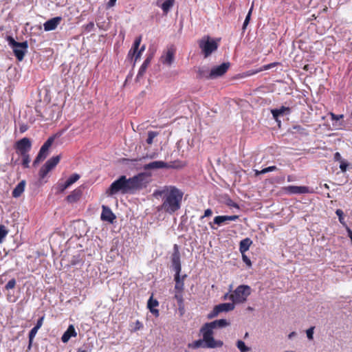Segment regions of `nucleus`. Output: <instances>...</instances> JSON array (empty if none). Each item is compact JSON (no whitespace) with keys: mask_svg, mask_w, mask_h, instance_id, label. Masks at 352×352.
Instances as JSON below:
<instances>
[{"mask_svg":"<svg viewBox=\"0 0 352 352\" xmlns=\"http://www.w3.org/2000/svg\"><path fill=\"white\" fill-rule=\"evenodd\" d=\"M16 285V281L15 280V278H12L11 280H10L8 283L5 286V289L6 290H10V289H12L15 287Z\"/></svg>","mask_w":352,"mask_h":352,"instance_id":"obj_40","label":"nucleus"},{"mask_svg":"<svg viewBox=\"0 0 352 352\" xmlns=\"http://www.w3.org/2000/svg\"><path fill=\"white\" fill-rule=\"evenodd\" d=\"M56 135L52 136L47 139V140L43 144L42 147L45 148L47 150H49L52 143L54 141Z\"/></svg>","mask_w":352,"mask_h":352,"instance_id":"obj_38","label":"nucleus"},{"mask_svg":"<svg viewBox=\"0 0 352 352\" xmlns=\"http://www.w3.org/2000/svg\"><path fill=\"white\" fill-rule=\"evenodd\" d=\"M220 38L217 40L211 38L209 36H204L199 41V47L201 50L205 58L208 57L219 47Z\"/></svg>","mask_w":352,"mask_h":352,"instance_id":"obj_6","label":"nucleus"},{"mask_svg":"<svg viewBox=\"0 0 352 352\" xmlns=\"http://www.w3.org/2000/svg\"><path fill=\"white\" fill-rule=\"evenodd\" d=\"M229 324L226 319L216 320L211 322L206 323L201 328V332L206 342V346L210 349L221 347L223 342L221 340H216L213 338V329L222 328Z\"/></svg>","mask_w":352,"mask_h":352,"instance_id":"obj_3","label":"nucleus"},{"mask_svg":"<svg viewBox=\"0 0 352 352\" xmlns=\"http://www.w3.org/2000/svg\"><path fill=\"white\" fill-rule=\"evenodd\" d=\"M242 259L243 261V262L248 266V267H251L252 265V262L250 261V259L245 254V253H243V254H242Z\"/></svg>","mask_w":352,"mask_h":352,"instance_id":"obj_48","label":"nucleus"},{"mask_svg":"<svg viewBox=\"0 0 352 352\" xmlns=\"http://www.w3.org/2000/svg\"><path fill=\"white\" fill-rule=\"evenodd\" d=\"M6 272L0 275V285H2L6 282Z\"/></svg>","mask_w":352,"mask_h":352,"instance_id":"obj_59","label":"nucleus"},{"mask_svg":"<svg viewBox=\"0 0 352 352\" xmlns=\"http://www.w3.org/2000/svg\"><path fill=\"white\" fill-rule=\"evenodd\" d=\"M31 147V142L27 138H23L15 143L16 153L19 155L28 154L30 151Z\"/></svg>","mask_w":352,"mask_h":352,"instance_id":"obj_10","label":"nucleus"},{"mask_svg":"<svg viewBox=\"0 0 352 352\" xmlns=\"http://www.w3.org/2000/svg\"><path fill=\"white\" fill-rule=\"evenodd\" d=\"M334 160L336 161H340L341 162L342 161V157H341V155L340 153L338 152H336L335 154H334Z\"/></svg>","mask_w":352,"mask_h":352,"instance_id":"obj_60","label":"nucleus"},{"mask_svg":"<svg viewBox=\"0 0 352 352\" xmlns=\"http://www.w3.org/2000/svg\"><path fill=\"white\" fill-rule=\"evenodd\" d=\"M160 60L163 64L170 65L174 60V51L168 50L165 56H161Z\"/></svg>","mask_w":352,"mask_h":352,"instance_id":"obj_24","label":"nucleus"},{"mask_svg":"<svg viewBox=\"0 0 352 352\" xmlns=\"http://www.w3.org/2000/svg\"><path fill=\"white\" fill-rule=\"evenodd\" d=\"M60 157L59 155L54 156L48 160L39 170V176L43 179L47 173L52 170L59 162Z\"/></svg>","mask_w":352,"mask_h":352,"instance_id":"obj_9","label":"nucleus"},{"mask_svg":"<svg viewBox=\"0 0 352 352\" xmlns=\"http://www.w3.org/2000/svg\"><path fill=\"white\" fill-rule=\"evenodd\" d=\"M227 205L230 206V207H233V208H237L239 209V206L238 204L234 202L232 199H228V201H227Z\"/></svg>","mask_w":352,"mask_h":352,"instance_id":"obj_52","label":"nucleus"},{"mask_svg":"<svg viewBox=\"0 0 352 352\" xmlns=\"http://www.w3.org/2000/svg\"><path fill=\"white\" fill-rule=\"evenodd\" d=\"M25 187V181L22 180L14 188L12 191V197L17 198L19 197L22 193L24 192Z\"/></svg>","mask_w":352,"mask_h":352,"instance_id":"obj_26","label":"nucleus"},{"mask_svg":"<svg viewBox=\"0 0 352 352\" xmlns=\"http://www.w3.org/2000/svg\"><path fill=\"white\" fill-rule=\"evenodd\" d=\"M188 346L192 349H197L200 347L208 348L206 346V342L204 339L195 340L192 344H189Z\"/></svg>","mask_w":352,"mask_h":352,"instance_id":"obj_31","label":"nucleus"},{"mask_svg":"<svg viewBox=\"0 0 352 352\" xmlns=\"http://www.w3.org/2000/svg\"><path fill=\"white\" fill-rule=\"evenodd\" d=\"M220 312L219 309H218V306L216 305L213 310L208 314V318H212L216 317Z\"/></svg>","mask_w":352,"mask_h":352,"instance_id":"obj_44","label":"nucleus"},{"mask_svg":"<svg viewBox=\"0 0 352 352\" xmlns=\"http://www.w3.org/2000/svg\"><path fill=\"white\" fill-rule=\"evenodd\" d=\"M255 176H258L261 174H263V173L261 172V170H254Z\"/></svg>","mask_w":352,"mask_h":352,"instance_id":"obj_62","label":"nucleus"},{"mask_svg":"<svg viewBox=\"0 0 352 352\" xmlns=\"http://www.w3.org/2000/svg\"><path fill=\"white\" fill-rule=\"evenodd\" d=\"M347 166L348 164L346 162L342 160L340 162V168L342 172H345L346 170Z\"/></svg>","mask_w":352,"mask_h":352,"instance_id":"obj_54","label":"nucleus"},{"mask_svg":"<svg viewBox=\"0 0 352 352\" xmlns=\"http://www.w3.org/2000/svg\"><path fill=\"white\" fill-rule=\"evenodd\" d=\"M144 50H145V45H142L140 49H138V53L135 55V61H137V60L140 58V56H141L142 52L144 51Z\"/></svg>","mask_w":352,"mask_h":352,"instance_id":"obj_49","label":"nucleus"},{"mask_svg":"<svg viewBox=\"0 0 352 352\" xmlns=\"http://www.w3.org/2000/svg\"><path fill=\"white\" fill-rule=\"evenodd\" d=\"M329 114L331 116V120L333 122V126L331 130H338L341 129V126H342V122H340V120L344 118V115H336L332 112H330Z\"/></svg>","mask_w":352,"mask_h":352,"instance_id":"obj_20","label":"nucleus"},{"mask_svg":"<svg viewBox=\"0 0 352 352\" xmlns=\"http://www.w3.org/2000/svg\"><path fill=\"white\" fill-rule=\"evenodd\" d=\"M197 78L199 79L202 78H206V79H211L210 78V70L208 67H199L198 70L197 72Z\"/></svg>","mask_w":352,"mask_h":352,"instance_id":"obj_25","label":"nucleus"},{"mask_svg":"<svg viewBox=\"0 0 352 352\" xmlns=\"http://www.w3.org/2000/svg\"><path fill=\"white\" fill-rule=\"evenodd\" d=\"M82 196V190L79 188L74 190L67 197L69 203H74L80 199Z\"/></svg>","mask_w":352,"mask_h":352,"instance_id":"obj_23","label":"nucleus"},{"mask_svg":"<svg viewBox=\"0 0 352 352\" xmlns=\"http://www.w3.org/2000/svg\"><path fill=\"white\" fill-rule=\"evenodd\" d=\"M68 187L69 186H65V182H64L63 184H58V191L60 192H64L65 190L67 189Z\"/></svg>","mask_w":352,"mask_h":352,"instance_id":"obj_55","label":"nucleus"},{"mask_svg":"<svg viewBox=\"0 0 352 352\" xmlns=\"http://www.w3.org/2000/svg\"><path fill=\"white\" fill-rule=\"evenodd\" d=\"M77 333L73 324H70L62 336L61 340L67 343L72 337H76Z\"/></svg>","mask_w":352,"mask_h":352,"instance_id":"obj_18","label":"nucleus"},{"mask_svg":"<svg viewBox=\"0 0 352 352\" xmlns=\"http://www.w3.org/2000/svg\"><path fill=\"white\" fill-rule=\"evenodd\" d=\"M212 214V210L210 208H208L204 211V214L201 217L200 219H203L204 217H210Z\"/></svg>","mask_w":352,"mask_h":352,"instance_id":"obj_51","label":"nucleus"},{"mask_svg":"<svg viewBox=\"0 0 352 352\" xmlns=\"http://www.w3.org/2000/svg\"><path fill=\"white\" fill-rule=\"evenodd\" d=\"M236 346L241 352H245L250 350V348L246 346L245 342L242 340H238L236 342Z\"/></svg>","mask_w":352,"mask_h":352,"instance_id":"obj_37","label":"nucleus"},{"mask_svg":"<svg viewBox=\"0 0 352 352\" xmlns=\"http://www.w3.org/2000/svg\"><path fill=\"white\" fill-rule=\"evenodd\" d=\"M172 264L175 274H180L182 270L180 262V253L177 245H174V252L172 254Z\"/></svg>","mask_w":352,"mask_h":352,"instance_id":"obj_13","label":"nucleus"},{"mask_svg":"<svg viewBox=\"0 0 352 352\" xmlns=\"http://www.w3.org/2000/svg\"><path fill=\"white\" fill-rule=\"evenodd\" d=\"M134 324H135V326L132 330L133 331H138L143 328L142 323L141 322H140L139 320H137Z\"/></svg>","mask_w":352,"mask_h":352,"instance_id":"obj_47","label":"nucleus"},{"mask_svg":"<svg viewBox=\"0 0 352 352\" xmlns=\"http://www.w3.org/2000/svg\"><path fill=\"white\" fill-rule=\"evenodd\" d=\"M79 178H80V175L78 174H77V173L73 174L67 179V181L65 182V186L69 187L74 183L77 182L79 179Z\"/></svg>","mask_w":352,"mask_h":352,"instance_id":"obj_32","label":"nucleus"},{"mask_svg":"<svg viewBox=\"0 0 352 352\" xmlns=\"http://www.w3.org/2000/svg\"><path fill=\"white\" fill-rule=\"evenodd\" d=\"M278 168L276 166H271L262 169L261 172L263 173V174H265L271 171L276 170Z\"/></svg>","mask_w":352,"mask_h":352,"instance_id":"obj_46","label":"nucleus"},{"mask_svg":"<svg viewBox=\"0 0 352 352\" xmlns=\"http://www.w3.org/2000/svg\"><path fill=\"white\" fill-rule=\"evenodd\" d=\"M8 230L3 225H0V243L2 242L3 239L6 236Z\"/></svg>","mask_w":352,"mask_h":352,"instance_id":"obj_41","label":"nucleus"},{"mask_svg":"<svg viewBox=\"0 0 352 352\" xmlns=\"http://www.w3.org/2000/svg\"><path fill=\"white\" fill-rule=\"evenodd\" d=\"M336 214L338 217V219L340 223L344 224L343 211L341 209H337L336 211Z\"/></svg>","mask_w":352,"mask_h":352,"instance_id":"obj_43","label":"nucleus"},{"mask_svg":"<svg viewBox=\"0 0 352 352\" xmlns=\"http://www.w3.org/2000/svg\"><path fill=\"white\" fill-rule=\"evenodd\" d=\"M296 336V332L293 331V332H291L289 335H288V338L289 339L292 338L294 336Z\"/></svg>","mask_w":352,"mask_h":352,"instance_id":"obj_63","label":"nucleus"},{"mask_svg":"<svg viewBox=\"0 0 352 352\" xmlns=\"http://www.w3.org/2000/svg\"><path fill=\"white\" fill-rule=\"evenodd\" d=\"M346 231L348 233V236L350 238V239L352 241V230L350 228H347Z\"/></svg>","mask_w":352,"mask_h":352,"instance_id":"obj_61","label":"nucleus"},{"mask_svg":"<svg viewBox=\"0 0 352 352\" xmlns=\"http://www.w3.org/2000/svg\"><path fill=\"white\" fill-rule=\"evenodd\" d=\"M7 41L10 47L12 48L16 59L19 61L23 60L25 54L28 52V41L17 42L11 36H7Z\"/></svg>","mask_w":352,"mask_h":352,"instance_id":"obj_5","label":"nucleus"},{"mask_svg":"<svg viewBox=\"0 0 352 352\" xmlns=\"http://www.w3.org/2000/svg\"><path fill=\"white\" fill-rule=\"evenodd\" d=\"M21 157H22V166H23V168H29L30 166V155L28 153V154H25V155H21Z\"/></svg>","mask_w":352,"mask_h":352,"instance_id":"obj_35","label":"nucleus"},{"mask_svg":"<svg viewBox=\"0 0 352 352\" xmlns=\"http://www.w3.org/2000/svg\"><path fill=\"white\" fill-rule=\"evenodd\" d=\"M153 58V53L150 54L147 56L146 58L144 60V63H142V65H141V67L138 71V73L136 76L137 80H139L141 77H142L143 75L145 74L146 69L148 67V65H150Z\"/></svg>","mask_w":352,"mask_h":352,"instance_id":"obj_17","label":"nucleus"},{"mask_svg":"<svg viewBox=\"0 0 352 352\" xmlns=\"http://www.w3.org/2000/svg\"><path fill=\"white\" fill-rule=\"evenodd\" d=\"M220 312L232 311L234 309V303H221L217 305Z\"/></svg>","mask_w":352,"mask_h":352,"instance_id":"obj_29","label":"nucleus"},{"mask_svg":"<svg viewBox=\"0 0 352 352\" xmlns=\"http://www.w3.org/2000/svg\"><path fill=\"white\" fill-rule=\"evenodd\" d=\"M270 112L273 119L278 123L280 127L281 123L280 118L289 116L292 112V108L282 105L278 108L272 109Z\"/></svg>","mask_w":352,"mask_h":352,"instance_id":"obj_8","label":"nucleus"},{"mask_svg":"<svg viewBox=\"0 0 352 352\" xmlns=\"http://www.w3.org/2000/svg\"><path fill=\"white\" fill-rule=\"evenodd\" d=\"M183 192L173 186H165L162 190H155L154 196H160L162 204L160 209L168 214H173L181 207Z\"/></svg>","mask_w":352,"mask_h":352,"instance_id":"obj_2","label":"nucleus"},{"mask_svg":"<svg viewBox=\"0 0 352 352\" xmlns=\"http://www.w3.org/2000/svg\"><path fill=\"white\" fill-rule=\"evenodd\" d=\"M141 40H142V37L141 36L137 37L135 38V41L133 43V47H131V49L129 52L128 56H131V54L132 51H134V52H136L137 51H138V49L140 47V43H141Z\"/></svg>","mask_w":352,"mask_h":352,"instance_id":"obj_33","label":"nucleus"},{"mask_svg":"<svg viewBox=\"0 0 352 352\" xmlns=\"http://www.w3.org/2000/svg\"><path fill=\"white\" fill-rule=\"evenodd\" d=\"M178 166L173 165L163 161H154L148 164H145L143 166L144 170L160 169V168H177Z\"/></svg>","mask_w":352,"mask_h":352,"instance_id":"obj_11","label":"nucleus"},{"mask_svg":"<svg viewBox=\"0 0 352 352\" xmlns=\"http://www.w3.org/2000/svg\"><path fill=\"white\" fill-rule=\"evenodd\" d=\"M43 319H44L43 316L40 318L38 320V321H37V322H36V324L34 327H36V329H39L41 327L42 324H43Z\"/></svg>","mask_w":352,"mask_h":352,"instance_id":"obj_57","label":"nucleus"},{"mask_svg":"<svg viewBox=\"0 0 352 352\" xmlns=\"http://www.w3.org/2000/svg\"><path fill=\"white\" fill-rule=\"evenodd\" d=\"M94 22L91 21L85 25V29L87 32H91L94 29Z\"/></svg>","mask_w":352,"mask_h":352,"instance_id":"obj_53","label":"nucleus"},{"mask_svg":"<svg viewBox=\"0 0 352 352\" xmlns=\"http://www.w3.org/2000/svg\"><path fill=\"white\" fill-rule=\"evenodd\" d=\"M314 329L315 327H311L309 329H308L307 331H306V333H307V338L309 340H313L314 338Z\"/></svg>","mask_w":352,"mask_h":352,"instance_id":"obj_45","label":"nucleus"},{"mask_svg":"<svg viewBox=\"0 0 352 352\" xmlns=\"http://www.w3.org/2000/svg\"><path fill=\"white\" fill-rule=\"evenodd\" d=\"M117 0H109L107 4V8L109 9L115 6Z\"/></svg>","mask_w":352,"mask_h":352,"instance_id":"obj_58","label":"nucleus"},{"mask_svg":"<svg viewBox=\"0 0 352 352\" xmlns=\"http://www.w3.org/2000/svg\"><path fill=\"white\" fill-rule=\"evenodd\" d=\"M230 63H223L221 65L214 67L210 70V78L214 79L223 76L230 67Z\"/></svg>","mask_w":352,"mask_h":352,"instance_id":"obj_12","label":"nucleus"},{"mask_svg":"<svg viewBox=\"0 0 352 352\" xmlns=\"http://www.w3.org/2000/svg\"><path fill=\"white\" fill-rule=\"evenodd\" d=\"M175 3V0H166L163 3H160V0H157L156 5L158 7H161L164 14H166L170 9L173 8Z\"/></svg>","mask_w":352,"mask_h":352,"instance_id":"obj_21","label":"nucleus"},{"mask_svg":"<svg viewBox=\"0 0 352 352\" xmlns=\"http://www.w3.org/2000/svg\"><path fill=\"white\" fill-rule=\"evenodd\" d=\"M102 19H103L102 16H98L96 19V25L100 29L106 30L108 29L109 24L108 23H106L105 21H102Z\"/></svg>","mask_w":352,"mask_h":352,"instance_id":"obj_30","label":"nucleus"},{"mask_svg":"<svg viewBox=\"0 0 352 352\" xmlns=\"http://www.w3.org/2000/svg\"><path fill=\"white\" fill-rule=\"evenodd\" d=\"M239 219L238 215H222V216H217L214 217L213 222L209 223V225L212 229H216V228L213 226V224H217V226H221L223 223H226L228 221H236Z\"/></svg>","mask_w":352,"mask_h":352,"instance_id":"obj_14","label":"nucleus"},{"mask_svg":"<svg viewBox=\"0 0 352 352\" xmlns=\"http://www.w3.org/2000/svg\"><path fill=\"white\" fill-rule=\"evenodd\" d=\"M157 133H148V137L146 139V142L148 144H151L153 143L154 138L157 135Z\"/></svg>","mask_w":352,"mask_h":352,"instance_id":"obj_50","label":"nucleus"},{"mask_svg":"<svg viewBox=\"0 0 352 352\" xmlns=\"http://www.w3.org/2000/svg\"><path fill=\"white\" fill-rule=\"evenodd\" d=\"M285 190L290 194H305L309 192L307 186H289L285 188Z\"/></svg>","mask_w":352,"mask_h":352,"instance_id":"obj_19","label":"nucleus"},{"mask_svg":"<svg viewBox=\"0 0 352 352\" xmlns=\"http://www.w3.org/2000/svg\"><path fill=\"white\" fill-rule=\"evenodd\" d=\"M252 289L249 285H239L230 294V300L234 304L244 303L251 294Z\"/></svg>","mask_w":352,"mask_h":352,"instance_id":"obj_4","label":"nucleus"},{"mask_svg":"<svg viewBox=\"0 0 352 352\" xmlns=\"http://www.w3.org/2000/svg\"><path fill=\"white\" fill-rule=\"evenodd\" d=\"M140 160H141V158L140 159H124V160L126 162L127 164L135 165V163Z\"/></svg>","mask_w":352,"mask_h":352,"instance_id":"obj_56","label":"nucleus"},{"mask_svg":"<svg viewBox=\"0 0 352 352\" xmlns=\"http://www.w3.org/2000/svg\"><path fill=\"white\" fill-rule=\"evenodd\" d=\"M61 21V16H56L47 21L43 24L45 31H52L55 30L58 27Z\"/></svg>","mask_w":352,"mask_h":352,"instance_id":"obj_16","label":"nucleus"},{"mask_svg":"<svg viewBox=\"0 0 352 352\" xmlns=\"http://www.w3.org/2000/svg\"><path fill=\"white\" fill-rule=\"evenodd\" d=\"M152 175L148 172H142L127 178L121 175L115 180L107 190V194L112 196L118 193L133 195L146 188L152 182Z\"/></svg>","mask_w":352,"mask_h":352,"instance_id":"obj_1","label":"nucleus"},{"mask_svg":"<svg viewBox=\"0 0 352 352\" xmlns=\"http://www.w3.org/2000/svg\"><path fill=\"white\" fill-rule=\"evenodd\" d=\"M252 243V241L250 238H245L241 240L239 244V251L241 252V253L243 254V253L247 252L249 250Z\"/></svg>","mask_w":352,"mask_h":352,"instance_id":"obj_28","label":"nucleus"},{"mask_svg":"<svg viewBox=\"0 0 352 352\" xmlns=\"http://www.w3.org/2000/svg\"><path fill=\"white\" fill-rule=\"evenodd\" d=\"M38 330V329L34 327L30 330V331L29 333V344H28V349H31L32 344L33 342V340H34L36 334L37 333Z\"/></svg>","mask_w":352,"mask_h":352,"instance_id":"obj_34","label":"nucleus"},{"mask_svg":"<svg viewBox=\"0 0 352 352\" xmlns=\"http://www.w3.org/2000/svg\"><path fill=\"white\" fill-rule=\"evenodd\" d=\"M186 277V275L181 278L180 274H175L174 280L175 281V295L174 298L177 300L178 303V306L179 307H183L184 305V298H183V292L184 289V278Z\"/></svg>","mask_w":352,"mask_h":352,"instance_id":"obj_7","label":"nucleus"},{"mask_svg":"<svg viewBox=\"0 0 352 352\" xmlns=\"http://www.w3.org/2000/svg\"><path fill=\"white\" fill-rule=\"evenodd\" d=\"M102 209L101 219L112 223L116 218V215L108 206H102Z\"/></svg>","mask_w":352,"mask_h":352,"instance_id":"obj_15","label":"nucleus"},{"mask_svg":"<svg viewBox=\"0 0 352 352\" xmlns=\"http://www.w3.org/2000/svg\"><path fill=\"white\" fill-rule=\"evenodd\" d=\"M56 135L52 136L47 139V140L43 144L42 147L45 148L47 150H49L52 143L54 141Z\"/></svg>","mask_w":352,"mask_h":352,"instance_id":"obj_39","label":"nucleus"},{"mask_svg":"<svg viewBox=\"0 0 352 352\" xmlns=\"http://www.w3.org/2000/svg\"><path fill=\"white\" fill-rule=\"evenodd\" d=\"M159 305V302L156 299L153 298V296L148 300L147 307L150 311L156 317L159 316V310L155 307Z\"/></svg>","mask_w":352,"mask_h":352,"instance_id":"obj_22","label":"nucleus"},{"mask_svg":"<svg viewBox=\"0 0 352 352\" xmlns=\"http://www.w3.org/2000/svg\"><path fill=\"white\" fill-rule=\"evenodd\" d=\"M252 9H253V6L251 7V8L250 9V10H249V12H248L245 19V21H244L243 26H242L243 31L245 30V29H246V28H247L250 21Z\"/></svg>","mask_w":352,"mask_h":352,"instance_id":"obj_36","label":"nucleus"},{"mask_svg":"<svg viewBox=\"0 0 352 352\" xmlns=\"http://www.w3.org/2000/svg\"><path fill=\"white\" fill-rule=\"evenodd\" d=\"M48 151L49 150H47L45 148L41 146L36 157L35 158V160L33 162L34 166H37V164H38L41 161L45 160L47 157V156L48 155Z\"/></svg>","mask_w":352,"mask_h":352,"instance_id":"obj_27","label":"nucleus"},{"mask_svg":"<svg viewBox=\"0 0 352 352\" xmlns=\"http://www.w3.org/2000/svg\"><path fill=\"white\" fill-rule=\"evenodd\" d=\"M17 124L19 126L20 132H25L30 129V126L28 124L21 122L20 121H18Z\"/></svg>","mask_w":352,"mask_h":352,"instance_id":"obj_42","label":"nucleus"},{"mask_svg":"<svg viewBox=\"0 0 352 352\" xmlns=\"http://www.w3.org/2000/svg\"><path fill=\"white\" fill-rule=\"evenodd\" d=\"M137 53H138V51L136 52H134V51H132L131 54V56H129V57H131V58H133V57L135 58V55H136Z\"/></svg>","mask_w":352,"mask_h":352,"instance_id":"obj_64","label":"nucleus"}]
</instances>
